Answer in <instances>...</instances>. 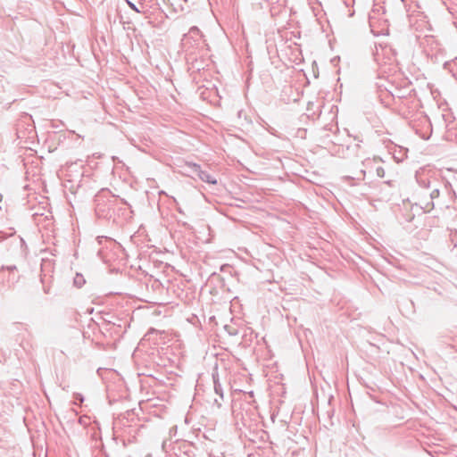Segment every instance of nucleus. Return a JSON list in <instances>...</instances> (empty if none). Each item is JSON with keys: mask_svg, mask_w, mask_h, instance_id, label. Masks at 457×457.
<instances>
[{"mask_svg": "<svg viewBox=\"0 0 457 457\" xmlns=\"http://www.w3.org/2000/svg\"><path fill=\"white\" fill-rule=\"evenodd\" d=\"M418 187L414 190L413 198L415 205L424 212H429L435 207V200L445 190L450 193L448 185L438 178L434 172L421 170L415 175Z\"/></svg>", "mask_w": 457, "mask_h": 457, "instance_id": "nucleus-1", "label": "nucleus"}, {"mask_svg": "<svg viewBox=\"0 0 457 457\" xmlns=\"http://www.w3.org/2000/svg\"><path fill=\"white\" fill-rule=\"evenodd\" d=\"M203 42V35L197 27H192L187 34L183 36L181 45L183 49L193 54L194 50L200 46Z\"/></svg>", "mask_w": 457, "mask_h": 457, "instance_id": "nucleus-2", "label": "nucleus"}, {"mask_svg": "<svg viewBox=\"0 0 457 457\" xmlns=\"http://www.w3.org/2000/svg\"><path fill=\"white\" fill-rule=\"evenodd\" d=\"M20 279V274L15 265H4L0 269V281L7 287H12Z\"/></svg>", "mask_w": 457, "mask_h": 457, "instance_id": "nucleus-3", "label": "nucleus"}, {"mask_svg": "<svg viewBox=\"0 0 457 457\" xmlns=\"http://www.w3.org/2000/svg\"><path fill=\"white\" fill-rule=\"evenodd\" d=\"M189 167L191 168V170L195 173L202 181L212 185L217 184V179L207 171L203 170L199 164L190 163Z\"/></svg>", "mask_w": 457, "mask_h": 457, "instance_id": "nucleus-4", "label": "nucleus"}, {"mask_svg": "<svg viewBox=\"0 0 457 457\" xmlns=\"http://www.w3.org/2000/svg\"><path fill=\"white\" fill-rule=\"evenodd\" d=\"M86 283V280L84 278V276L80 273H77L73 278V284L76 287L80 288L82 287Z\"/></svg>", "mask_w": 457, "mask_h": 457, "instance_id": "nucleus-5", "label": "nucleus"}, {"mask_svg": "<svg viewBox=\"0 0 457 457\" xmlns=\"http://www.w3.org/2000/svg\"><path fill=\"white\" fill-rule=\"evenodd\" d=\"M126 3L128 4V5L135 12H138V13H145V11L143 10L144 8V4H140V6L141 8H138L134 3H132L131 1L129 0H125Z\"/></svg>", "mask_w": 457, "mask_h": 457, "instance_id": "nucleus-6", "label": "nucleus"}, {"mask_svg": "<svg viewBox=\"0 0 457 457\" xmlns=\"http://www.w3.org/2000/svg\"><path fill=\"white\" fill-rule=\"evenodd\" d=\"M213 383H214V390L217 395H219L221 398L223 397V391L220 383L213 376Z\"/></svg>", "mask_w": 457, "mask_h": 457, "instance_id": "nucleus-7", "label": "nucleus"}, {"mask_svg": "<svg viewBox=\"0 0 457 457\" xmlns=\"http://www.w3.org/2000/svg\"><path fill=\"white\" fill-rule=\"evenodd\" d=\"M73 398H74V403L75 404H81L83 402H84V397L81 394L79 393H75L73 395Z\"/></svg>", "mask_w": 457, "mask_h": 457, "instance_id": "nucleus-8", "label": "nucleus"}, {"mask_svg": "<svg viewBox=\"0 0 457 457\" xmlns=\"http://www.w3.org/2000/svg\"><path fill=\"white\" fill-rule=\"evenodd\" d=\"M375 171L378 177L384 178L385 177V170L381 166H378L375 168Z\"/></svg>", "mask_w": 457, "mask_h": 457, "instance_id": "nucleus-9", "label": "nucleus"}, {"mask_svg": "<svg viewBox=\"0 0 457 457\" xmlns=\"http://www.w3.org/2000/svg\"><path fill=\"white\" fill-rule=\"evenodd\" d=\"M374 162H376V161H375V160H370V159H368V160H366V161H365V162H363V164H364L365 166H369V165H370V164H372V163H374Z\"/></svg>", "mask_w": 457, "mask_h": 457, "instance_id": "nucleus-10", "label": "nucleus"}, {"mask_svg": "<svg viewBox=\"0 0 457 457\" xmlns=\"http://www.w3.org/2000/svg\"><path fill=\"white\" fill-rule=\"evenodd\" d=\"M100 198H101V196H97V198L96 199V201L97 202L96 210L99 211V212L101 211V209L99 207V205H100V204H99Z\"/></svg>", "mask_w": 457, "mask_h": 457, "instance_id": "nucleus-11", "label": "nucleus"}, {"mask_svg": "<svg viewBox=\"0 0 457 457\" xmlns=\"http://www.w3.org/2000/svg\"><path fill=\"white\" fill-rule=\"evenodd\" d=\"M365 173H366L365 170H361V179H363V178H364ZM358 179H361V177H360V178H358Z\"/></svg>", "mask_w": 457, "mask_h": 457, "instance_id": "nucleus-12", "label": "nucleus"}, {"mask_svg": "<svg viewBox=\"0 0 457 457\" xmlns=\"http://www.w3.org/2000/svg\"><path fill=\"white\" fill-rule=\"evenodd\" d=\"M402 2H404V0H402Z\"/></svg>", "mask_w": 457, "mask_h": 457, "instance_id": "nucleus-13", "label": "nucleus"}]
</instances>
